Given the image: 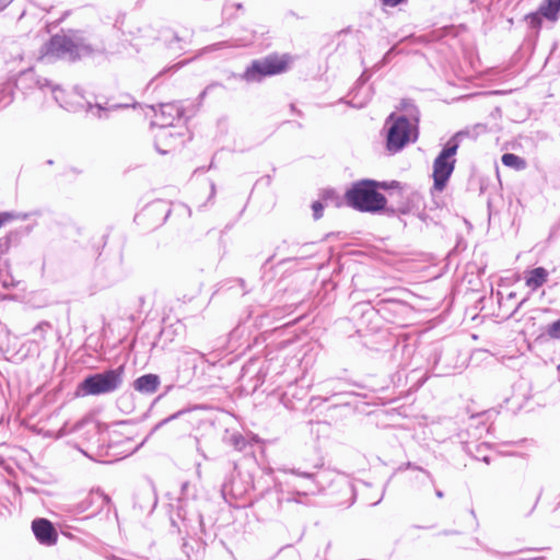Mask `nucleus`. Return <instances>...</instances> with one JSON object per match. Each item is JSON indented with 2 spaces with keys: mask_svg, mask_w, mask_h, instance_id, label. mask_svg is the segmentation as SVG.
Returning <instances> with one entry per match:
<instances>
[{
  "mask_svg": "<svg viewBox=\"0 0 560 560\" xmlns=\"http://www.w3.org/2000/svg\"><path fill=\"white\" fill-rule=\"evenodd\" d=\"M381 185L374 180H361L346 192V202L362 212H376L385 208L386 198L377 191Z\"/></svg>",
  "mask_w": 560,
  "mask_h": 560,
  "instance_id": "obj_1",
  "label": "nucleus"
},
{
  "mask_svg": "<svg viewBox=\"0 0 560 560\" xmlns=\"http://www.w3.org/2000/svg\"><path fill=\"white\" fill-rule=\"evenodd\" d=\"M387 148L390 151H398L408 142L415 141L418 136L417 124L405 117L395 118L393 115L388 120Z\"/></svg>",
  "mask_w": 560,
  "mask_h": 560,
  "instance_id": "obj_2",
  "label": "nucleus"
},
{
  "mask_svg": "<svg viewBox=\"0 0 560 560\" xmlns=\"http://www.w3.org/2000/svg\"><path fill=\"white\" fill-rule=\"evenodd\" d=\"M121 383V369L92 375L84 380L79 387L78 395H102L118 388Z\"/></svg>",
  "mask_w": 560,
  "mask_h": 560,
  "instance_id": "obj_3",
  "label": "nucleus"
},
{
  "mask_svg": "<svg viewBox=\"0 0 560 560\" xmlns=\"http://www.w3.org/2000/svg\"><path fill=\"white\" fill-rule=\"evenodd\" d=\"M290 58L282 56H268L265 59L254 61L245 72L247 81H259L266 75H273L289 68Z\"/></svg>",
  "mask_w": 560,
  "mask_h": 560,
  "instance_id": "obj_4",
  "label": "nucleus"
},
{
  "mask_svg": "<svg viewBox=\"0 0 560 560\" xmlns=\"http://www.w3.org/2000/svg\"><path fill=\"white\" fill-rule=\"evenodd\" d=\"M457 144L447 145L435 159L433 164L434 188L443 190L454 171Z\"/></svg>",
  "mask_w": 560,
  "mask_h": 560,
  "instance_id": "obj_5",
  "label": "nucleus"
},
{
  "mask_svg": "<svg viewBox=\"0 0 560 560\" xmlns=\"http://www.w3.org/2000/svg\"><path fill=\"white\" fill-rule=\"evenodd\" d=\"M32 529L40 544L46 546L56 544L58 534L49 521L45 518L35 520L32 524Z\"/></svg>",
  "mask_w": 560,
  "mask_h": 560,
  "instance_id": "obj_6",
  "label": "nucleus"
},
{
  "mask_svg": "<svg viewBox=\"0 0 560 560\" xmlns=\"http://www.w3.org/2000/svg\"><path fill=\"white\" fill-rule=\"evenodd\" d=\"M50 50L56 56L65 57L69 55L70 57L79 56V49L74 45L71 38L65 35H56L50 40Z\"/></svg>",
  "mask_w": 560,
  "mask_h": 560,
  "instance_id": "obj_7",
  "label": "nucleus"
},
{
  "mask_svg": "<svg viewBox=\"0 0 560 560\" xmlns=\"http://www.w3.org/2000/svg\"><path fill=\"white\" fill-rule=\"evenodd\" d=\"M179 116L180 112L177 107L172 104H164L160 106L159 112L155 110L153 124L166 127L172 125Z\"/></svg>",
  "mask_w": 560,
  "mask_h": 560,
  "instance_id": "obj_8",
  "label": "nucleus"
},
{
  "mask_svg": "<svg viewBox=\"0 0 560 560\" xmlns=\"http://www.w3.org/2000/svg\"><path fill=\"white\" fill-rule=\"evenodd\" d=\"M52 93L55 100L67 109H74L78 106H82L80 102L81 96L74 91L66 93L61 89H54Z\"/></svg>",
  "mask_w": 560,
  "mask_h": 560,
  "instance_id": "obj_9",
  "label": "nucleus"
},
{
  "mask_svg": "<svg viewBox=\"0 0 560 560\" xmlns=\"http://www.w3.org/2000/svg\"><path fill=\"white\" fill-rule=\"evenodd\" d=\"M159 377L154 374H147L137 378L133 383L135 389L140 393L151 394L158 389Z\"/></svg>",
  "mask_w": 560,
  "mask_h": 560,
  "instance_id": "obj_10",
  "label": "nucleus"
},
{
  "mask_svg": "<svg viewBox=\"0 0 560 560\" xmlns=\"http://www.w3.org/2000/svg\"><path fill=\"white\" fill-rule=\"evenodd\" d=\"M180 141L171 132L165 129V127H161L160 132L156 135V148L161 153H166V147H173L178 144Z\"/></svg>",
  "mask_w": 560,
  "mask_h": 560,
  "instance_id": "obj_11",
  "label": "nucleus"
},
{
  "mask_svg": "<svg viewBox=\"0 0 560 560\" xmlns=\"http://www.w3.org/2000/svg\"><path fill=\"white\" fill-rule=\"evenodd\" d=\"M547 280V271L544 268H535L532 270L526 279V284L532 289L536 290L542 285Z\"/></svg>",
  "mask_w": 560,
  "mask_h": 560,
  "instance_id": "obj_12",
  "label": "nucleus"
},
{
  "mask_svg": "<svg viewBox=\"0 0 560 560\" xmlns=\"http://www.w3.org/2000/svg\"><path fill=\"white\" fill-rule=\"evenodd\" d=\"M540 13L548 20L556 21L560 15V0H548L540 7Z\"/></svg>",
  "mask_w": 560,
  "mask_h": 560,
  "instance_id": "obj_13",
  "label": "nucleus"
},
{
  "mask_svg": "<svg viewBox=\"0 0 560 560\" xmlns=\"http://www.w3.org/2000/svg\"><path fill=\"white\" fill-rule=\"evenodd\" d=\"M502 163L508 166V167H511V168H514V170H517V171H521V170H524L526 167V162L524 159L515 155V154H512V153H505L502 155Z\"/></svg>",
  "mask_w": 560,
  "mask_h": 560,
  "instance_id": "obj_14",
  "label": "nucleus"
},
{
  "mask_svg": "<svg viewBox=\"0 0 560 560\" xmlns=\"http://www.w3.org/2000/svg\"><path fill=\"white\" fill-rule=\"evenodd\" d=\"M324 201H325V206H329L330 203H334V192L332 191L327 192L324 197ZM312 208L314 211V218L319 219L323 214L322 211L324 208V203L316 201L313 203Z\"/></svg>",
  "mask_w": 560,
  "mask_h": 560,
  "instance_id": "obj_15",
  "label": "nucleus"
},
{
  "mask_svg": "<svg viewBox=\"0 0 560 560\" xmlns=\"http://www.w3.org/2000/svg\"><path fill=\"white\" fill-rule=\"evenodd\" d=\"M547 332L551 338L560 339V318L549 325Z\"/></svg>",
  "mask_w": 560,
  "mask_h": 560,
  "instance_id": "obj_16",
  "label": "nucleus"
},
{
  "mask_svg": "<svg viewBox=\"0 0 560 560\" xmlns=\"http://www.w3.org/2000/svg\"><path fill=\"white\" fill-rule=\"evenodd\" d=\"M12 219H13V214H12V213H9V212H1V213H0V226H1L3 223H5V222H8V221H10V220H12Z\"/></svg>",
  "mask_w": 560,
  "mask_h": 560,
  "instance_id": "obj_17",
  "label": "nucleus"
},
{
  "mask_svg": "<svg viewBox=\"0 0 560 560\" xmlns=\"http://www.w3.org/2000/svg\"><path fill=\"white\" fill-rule=\"evenodd\" d=\"M405 0H382V3L386 7H396Z\"/></svg>",
  "mask_w": 560,
  "mask_h": 560,
  "instance_id": "obj_18",
  "label": "nucleus"
}]
</instances>
